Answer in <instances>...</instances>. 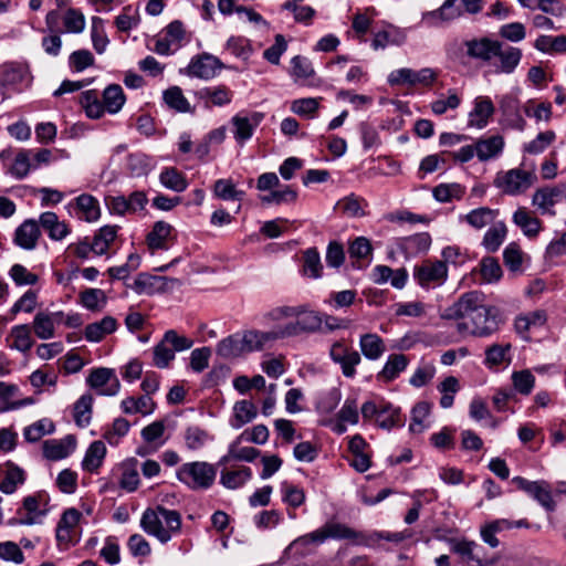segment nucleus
I'll return each instance as SVG.
<instances>
[{
	"instance_id": "0e129e2a",
	"label": "nucleus",
	"mask_w": 566,
	"mask_h": 566,
	"mask_svg": "<svg viewBox=\"0 0 566 566\" xmlns=\"http://www.w3.org/2000/svg\"><path fill=\"white\" fill-rule=\"evenodd\" d=\"M436 366L433 363L421 361L409 379V384L416 388L426 386L434 377Z\"/></svg>"
},
{
	"instance_id": "f03ea898",
	"label": "nucleus",
	"mask_w": 566,
	"mask_h": 566,
	"mask_svg": "<svg viewBox=\"0 0 566 566\" xmlns=\"http://www.w3.org/2000/svg\"><path fill=\"white\" fill-rule=\"evenodd\" d=\"M142 528L156 537L160 543L169 542L172 535L181 528V516L175 510H168L161 505L156 509H147L140 518Z\"/></svg>"
},
{
	"instance_id": "ea45409f",
	"label": "nucleus",
	"mask_w": 566,
	"mask_h": 566,
	"mask_svg": "<svg viewBox=\"0 0 566 566\" xmlns=\"http://www.w3.org/2000/svg\"><path fill=\"white\" fill-rule=\"evenodd\" d=\"M117 230V226L102 227L93 238V253L96 255L105 254L111 243L116 239Z\"/></svg>"
},
{
	"instance_id": "f3484780",
	"label": "nucleus",
	"mask_w": 566,
	"mask_h": 566,
	"mask_svg": "<svg viewBox=\"0 0 566 566\" xmlns=\"http://www.w3.org/2000/svg\"><path fill=\"white\" fill-rule=\"evenodd\" d=\"M263 118L264 115L259 112H253L249 116H241L240 114L233 116L231 123L234 126L235 140L241 145L249 140Z\"/></svg>"
},
{
	"instance_id": "8fccbe9b",
	"label": "nucleus",
	"mask_w": 566,
	"mask_h": 566,
	"mask_svg": "<svg viewBox=\"0 0 566 566\" xmlns=\"http://www.w3.org/2000/svg\"><path fill=\"white\" fill-rule=\"evenodd\" d=\"M55 430V426L50 419H41L28 426L23 430V437L28 442H36L43 436L51 434Z\"/></svg>"
},
{
	"instance_id": "603ef678",
	"label": "nucleus",
	"mask_w": 566,
	"mask_h": 566,
	"mask_svg": "<svg viewBox=\"0 0 566 566\" xmlns=\"http://www.w3.org/2000/svg\"><path fill=\"white\" fill-rule=\"evenodd\" d=\"M54 326L49 312H39L35 314L32 328L40 339H50L54 336Z\"/></svg>"
},
{
	"instance_id": "c85d7f7f",
	"label": "nucleus",
	"mask_w": 566,
	"mask_h": 566,
	"mask_svg": "<svg viewBox=\"0 0 566 566\" xmlns=\"http://www.w3.org/2000/svg\"><path fill=\"white\" fill-rule=\"evenodd\" d=\"M504 148V139L500 135H494L489 138H481L475 143L476 157L480 161H486L496 157Z\"/></svg>"
},
{
	"instance_id": "5701e85b",
	"label": "nucleus",
	"mask_w": 566,
	"mask_h": 566,
	"mask_svg": "<svg viewBox=\"0 0 566 566\" xmlns=\"http://www.w3.org/2000/svg\"><path fill=\"white\" fill-rule=\"evenodd\" d=\"M494 113V105L490 97L479 96L474 101V107L469 114L468 125L475 128H484Z\"/></svg>"
},
{
	"instance_id": "a878e982",
	"label": "nucleus",
	"mask_w": 566,
	"mask_h": 566,
	"mask_svg": "<svg viewBox=\"0 0 566 566\" xmlns=\"http://www.w3.org/2000/svg\"><path fill=\"white\" fill-rule=\"evenodd\" d=\"M409 359L403 354H391L388 356L382 369L377 374V379L390 382L395 380L408 366Z\"/></svg>"
},
{
	"instance_id": "b1692460",
	"label": "nucleus",
	"mask_w": 566,
	"mask_h": 566,
	"mask_svg": "<svg viewBox=\"0 0 566 566\" xmlns=\"http://www.w3.org/2000/svg\"><path fill=\"white\" fill-rule=\"evenodd\" d=\"M430 245L431 237L428 232H421L401 238L398 243V248L407 258L427 252Z\"/></svg>"
},
{
	"instance_id": "338daca9",
	"label": "nucleus",
	"mask_w": 566,
	"mask_h": 566,
	"mask_svg": "<svg viewBox=\"0 0 566 566\" xmlns=\"http://www.w3.org/2000/svg\"><path fill=\"white\" fill-rule=\"evenodd\" d=\"M63 24L66 32L81 33L85 28L84 14L74 8H70L63 15Z\"/></svg>"
},
{
	"instance_id": "a211bd4d",
	"label": "nucleus",
	"mask_w": 566,
	"mask_h": 566,
	"mask_svg": "<svg viewBox=\"0 0 566 566\" xmlns=\"http://www.w3.org/2000/svg\"><path fill=\"white\" fill-rule=\"evenodd\" d=\"M76 447V439L67 434L62 439H50L43 442L44 458L57 461L69 457Z\"/></svg>"
},
{
	"instance_id": "cd10ccee",
	"label": "nucleus",
	"mask_w": 566,
	"mask_h": 566,
	"mask_svg": "<svg viewBox=\"0 0 566 566\" xmlns=\"http://www.w3.org/2000/svg\"><path fill=\"white\" fill-rule=\"evenodd\" d=\"M258 416L256 406L250 400L237 401L233 406V415L230 419V426L233 429H240L251 422Z\"/></svg>"
},
{
	"instance_id": "bb28decb",
	"label": "nucleus",
	"mask_w": 566,
	"mask_h": 566,
	"mask_svg": "<svg viewBox=\"0 0 566 566\" xmlns=\"http://www.w3.org/2000/svg\"><path fill=\"white\" fill-rule=\"evenodd\" d=\"M117 329V321L113 316H105L98 322L91 323L85 327V338L91 343L101 342L106 335Z\"/></svg>"
},
{
	"instance_id": "4be33fe9",
	"label": "nucleus",
	"mask_w": 566,
	"mask_h": 566,
	"mask_svg": "<svg viewBox=\"0 0 566 566\" xmlns=\"http://www.w3.org/2000/svg\"><path fill=\"white\" fill-rule=\"evenodd\" d=\"M0 491L12 494L25 482V472L18 465L8 462L0 469Z\"/></svg>"
},
{
	"instance_id": "423d86ee",
	"label": "nucleus",
	"mask_w": 566,
	"mask_h": 566,
	"mask_svg": "<svg viewBox=\"0 0 566 566\" xmlns=\"http://www.w3.org/2000/svg\"><path fill=\"white\" fill-rule=\"evenodd\" d=\"M297 310L302 311V313L294 316L296 318L294 322L279 327L282 338L313 334L321 331L323 317L318 312L311 310L306 304L297 305Z\"/></svg>"
},
{
	"instance_id": "4468645a",
	"label": "nucleus",
	"mask_w": 566,
	"mask_h": 566,
	"mask_svg": "<svg viewBox=\"0 0 566 566\" xmlns=\"http://www.w3.org/2000/svg\"><path fill=\"white\" fill-rule=\"evenodd\" d=\"M452 552L473 566H488L492 563L484 548L474 541H457L452 545Z\"/></svg>"
},
{
	"instance_id": "c03bdc74",
	"label": "nucleus",
	"mask_w": 566,
	"mask_h": 566,
	"mask_svg": "<svg viewBox=\"0 0 566 566\" xmlns=\"http://www.w3.org/2000/svg\"><path fill=\"white\" fill-rule=\"evenodd\" d=\"M0 72L1 83L3 85L14 86L25 82L29 78L27 67L17 63L4 64Z\"/></svg>"
},
{
	"instance_id": "7ed1b4c3",
	"label": "nucleus",
	"mask_w": 566,
	"mask_h": 566,
	"mask_svg": "<svg viewBox=\"0 0 566 566\" xmlns=\"http://www.w3.org/2000/svg\"><path fill=\"white\" fill-rule=\"evenodd\" d=\"M482 9L483 0H446L438 9L423 12L421 21L430 28H437L464 14H478Z\"/></svg>"
},
{
	"instance_id": "f704fd0d",
	"label": "nucleus",
	"mask_w": 566,
	"mask_h": 566,
	"mask_svg": "<svg viewBox=\"0 0 566 566\" xmlns=\"http://www.w3.org/2000/svg\"><path fill=\"white\" fill-rule=\"evenodd\" d=\"M106 455V447L103 441H94L87 448L82 461L83 470L95 472L103 463Z\"/></svg>"
},
{
	"instance_id": "37998d69",
	"label": "nucleus",
	"mask_w": 566,
	"mask_h": 566,
	"mask_svg": "<svg viewBox=\"0 0 566 566\" xmlns=\"http://www.w3.org/2000/svg\"><path fill=\"white\" fill-rule=\"evenodd\" d=\"M513 222L520 227L527 237H535L539 232L541 222L525 208H518L513 214Z\"/></svg>"
},
{
	"instance_id": "3c124183",
	"label": "nucleus",
	"mask_w": 566,
	"mask_h": 566,
	"mask_svg": "<svg viewBox=\"0 0 566 566\" xmlns=\"http://www.w3.org/2000/svg\"><path fill=\"white\" fill-rule=\"evenodd\" d=\"M78 210L83 213V219L87 222L96 221L101 216L99 205L96 198L83 193L76 198Z\"/></svg>"
},
{
	"instance_id": "680f3d73",
	"label": "nucleus",
	"mask_w": 566,
	"mask_h": 566,
	"mask_svg": "<svg viewBox=\"0 0 566 566\" xmlns=\"http://www.w3.org/2000/svg\"><path fill=\"white\" fill-rule=\"evenodd\" d=\"M91 38L94 50L102 54L105 52L109 40L104 31V21L98 17H93L92 19V30Z\"/></svg>"
},
{
	"instance_id": "ddd939ff",
	"label": "nucleus",
	"mask_w": 566,
	"mask_h": 566,
	"mask_svg": "<svg viewBox=\"0 0 566 566\" xmlns=\"http://www.w3.org/2000/svg\"><path fill=\"white\" fill-rule=\"evenodd\" d=\"M464 46L470 59L490 62L500 52L501 42L482 36L467 40Z\"/></svg>"
},
{
	"instance_id": "72a5a7b5",
	"label": "nucleus",
	"mask_w": 566,
	"mask_h": 566,
	"mask_svg": "<svg viewBox=\"0 0 566 566\" xmlns=\"http://www.w3.org/2000/svg\"><path fill=\"white\" fill-rule=\"evenodd\" d=\"M93 402V396L84 394L74 403L73 418L77 427L86 428L91 423Z\"/></svg>"
},
{
	"instance_id": "393cba45",
	"label": "nucleus",
	"mask_w": 566,
	"mask_h": 566,
	"mask_svg": "<svg viewBox=\"0 0 566 566\" xmlns=\"http://www.w3.org/2000/svg\"><path fill=\"white\" fill-rule=\"evenodd\" d=\"M499 214V210L489 207H480L469 211L465 214L459 216L460 222L468 223L474 230H482L486 226H491Z\"/></svg>"
},
{
	"instance_id": "6e6552de",
	"label": "nucleus",
	"mask_w": 566,
	"mask_h": 566,
	"mask_svg": "<svg viewBox=\"0 0 566 566\" xmlns=\"http://www.w3.org/2000/svg\"><path fill=\"white\" fill-rule=\"evenodd\" d=\"M518 490L525 492L536 502H538L546 511L555 510V502L552 496V490L548 482L544 480L528 481L523 476H514L511 481Z\"/></svg>"
},
{
	"instance_id": "49530a36",
	"label": "nucleus",
	"mask_w": 566,
	"mask_h": 566,
	"mask_svg": "<svg viewBox=\"0 0 566 566\" xmlns=\"http://www.w3.org/2000/svg\"><path fill=\"white\" fill-rule=\"evenodd\" d=\"M125 101L123 88L117 84L108 85L103 92V103L106 111L111 114L119 112Z\"/></svg>"
},
{
	"instance_id": "dca6fc26",
	"label": "nucleus",
	"mask_w": 566,
	"mask_h": 566,
	"mask_svg": "<svg viewBox=\"0 0 566 566\" xmlns=\"http://www.w3.org/2000/svg\"><path fill=\"white\" fill-rule=\"evenodd\" d=\"M500 111L506 125L516 130H524L526 122L520 112V101L512 94L503 95L499 101Z\"/></svg>"
},
{
	"instance_id": "69168bd1",
	"label": "nucleus",
	"mask_w": 566,
	"mask_h": 566,
	"mask_svg": "<svg viewBox=\"0 0 566 566\" xmlns=\"http://www.w3.org/2000/svg\"><path fill=\"white\" fill-rule=\"evenodd\" d=\"M281 491L282 501L292 507H298L305 502V492L297 485L285 481L281 484Z\"/></svg>"
},
{
	"instance_id": "2eb2a0df",
	"label": "nucleus",
	"mask_w": 566,
	"mask_h": 566,
	"mask_svg": "<svg viewBox=\"0 0 566 566\" xmlns=\"http://www.w3.org/2000/svg\"><path fill=\"white\" fill-rule=\"evenodd\" d=\"M240 336L245 353L262 350L269 343L282 339L279 327L268 332L249 329L244 331Z\"/></svg>"
},
{
	"instance_id": "5fc2aeb1",
	"label": "nucleus",
	"mask_w": 566,
	"mask_h": 566,
	"mask_svg": "<svg viewBox=\"0 0 566 566\" xmlns=\"http://www.w3.org/2000/svg\"><path fill=\"white\" fill-rule=\"evenodd\" d=\"M31 155L32 150L29 149H22L15 155L10 167V172L17 179L25 178L29 171L33 169Z\"/></svg>"
},
{
	"instance_id": "0eeeda50",
	"label": "nucleus",
	"mask_w": 566,
	"mask_h": 566,
	"mask_svg": "<svg viewBox=\"0 0 566 566\" xmlns=\"http://www.w3.org/2000/svg\"><path fill=\"white\" fill-rule=\"evenodd\" d=\"M358 537L357 532L345 524L331 522L326 523L323 527L312 532L308 535L295 539L291 547H297L307 543H323L327 538L335 539H355Z\"/></svg>"
},
{
	"instance_id": "1a4fd4ad",
	"label": "nucleus",
	"mask_w": 566,
	"mask_h": 566,
	"mask_svg": "<svg viewBox=\"0 0 566 566\" xmlns=\"http://www.w3.org/2000/svg\"><path fill=\"white\" fill-rule=\"evenodd\" d=\"M413 277L421 287H437L442 285L448 277V268L443 261H424L415 266Z\"/></svg>"
},
{
	"instance_id": "412c9836",
	"label": "nucleus",
	"mask_w": 566,
	"mask_h": 566,
	"mask_svg": "<svg viewBox=\"0 0 566 566\" xmlns=\"http://www.w3.org/2000/svg\"><path fill=\"white\" fill-rule=\"evenodd\" d=\"M221 67L218 57L203 54L197 59H192L188 65V74L190 76L209 80L217 74V70Z\"/></svg>"
},
{
	"instance_id": "f257e3e1",
	"label": "nucleus",
	"mask_w": 566,
	"mask_h": 566,
	"mask_svg": "<svg viewBox=\"0 0 566 566\" xmlns=\"http://www.w3.org/2000/svg\"><path fill=\"white\" fill-rule=\"evenodd\" d=\"M443 319H458L457 331L476 337H488L499 329L500 311L484 304L483 294L478 291L464 293L441 314Z\"/></svg>"
},
{
	"instance_id": "6ab92c4d",
	"label": "nucleus",
	"mask_w": 566,
	"mask_h": 566,
	"mask_svg": "<svg viewBox=\"0 0 566 566\" xmlns=\"http://www.w3.org/2000/svg\"><path fill=\"white\" fill-rule=\"evenodd\" d=\"M41 235L40 226L34 219H27L14 231L13 242L24 250H33Z\"/></svg>"
},
{
	"instance_id": "052dcab7",
	"label": "nucleus",
	"mask_w": 566,
	"mask_h": 566,
	"mask_svg": "<svg viewBox=\"0 0 566 566\" xmlns=\"http://www.w3.org/2000/svg\"><path fill=\"white\" fill-rule=\"evenodd\" d=\"M297 192L292 186H284L282 189L271 190L268 195L261 197V201L265 205H282L296 201Z\"/></svg>"
},
{
	"instance_id": "20e7f679",
	"label": "nucleus",
	"mask_w": 566,
	"mask_h": 566,
	"mask_svg": "<svg viewBox=\"0 0 566 566\" xmlns=\"http://www.w3.org/2000/svg\"><path fill=\"white\" fill-rule=\"evenodd\" d=\"M217 471L208 462L195 461L182 464L177 471L178 480L191 490H207L216 479Z\"/></svg>"
},
{
	"instance_id": "e2e57ef3",
	"label": "nucleus",
	"mask_w": 566,
	"mask_h": 566,
	"mask_svg": "<svg viewBox=\"0 0 566 566\" xmlns=\"http://www.w3.org/2000/svg\"><path fill=\"white\" fill-rule=\"evenodd\" d=\"M464 188L459 184H440L433 188L432 195L439 202H449L452 199H460Z\"/></svg>"
},
{
	"instance_id": "7c9ffc66",
	"label": "nucleus",
	"mask_w": 566,
	"mask_h": 566,
	"mask_svg": "<svg viewBox=\"0 0 566 566\" xmlns=\"http://www.w3.org/2000/svg\"><path fill=\"white\" fill-rule=\"evenodd\" d=\"M359 347L363 355L370 360L379 359L386 350L382 338L374 333L361 335L359 339Z\"/></svg>"
},
{
	"instance_id": "774afa93",
	"label": "nucleus",
	"mask_w": 566,
	"mask_h": 566,
	"mask_svg": "<svg viewBox=\"0 0 566 566\" xmlns=\"http://www.w3.org/2000/svg\"><path fill=\"white\" fill-rule=\"evenodd\" d=\"M9 275L19 286L35 285L39 282V276L35 273L30 272L24 265L19 263L11 266Z\"/></svg>"
},
{
	"instance_id": "e433bc0d",
	"label": "nucleus",
	"mask_w": 566,
	"mask_h": 566,
	"mask_svg": "<svg viewBox=\"0 0 566 566\" xmlns=\"http://www.w3.org/2000/svg\"><path fill=\"white\" fill-rule=\"evenodd\" d=\"M507 233L506 226L503 221L493 222L485 232L482 245L489 252H495L502 245Z\"/></svg>"
},
{
	"instance_id": "6e6d98bb",
	"label": "nucleus",
	"mask_w": 566,
	"mask_h": 566,
	"mask_svg": "<svg viewBox=\"0 0 566 566\" xmlns=\"http://www.w3.org/2000/svg\"><path fill=\"white\" fill-rule=\"evenodd\" d=\"M226 50L242 60H248L253 52L251 41L241 35L230 36L226 43Z\"/></svg>"
},
{
	"instance_id": "aec40b11",
	"label": "nucleus",
	"mask_w": 566,
	"mask_h": 566,
	"mask_svg": "<svg viewBox=\"0 0 566 566\" xmlns=\"http://www.w3.org/2000/svg\"><path fill=\"white\" fill-rule=\"evenodd\" d=\"M38 223L53 241H61L71 233L69 224L60 221L57 214L52 211L41 213Z\"/></svg>"
},
{
	"instance_id": "f8f14e48",
	"label": "nucleus",
	"mask_w": 566,
	"mask_h": 566,
	"mask_svg": "<svg viewBox=\"0 0 566 566\" xmlns=\"http://www.w3.org/2000/svg\"><path fill=\"white\" fill-rule=\"evenodd\" d=\"M86 382L103 396H115L120 388L119 380L114 370L105 367L92 369L86 378Z\"/></svg>"
},
{
	"instance_id": "39448f33",
	"label": "nucleus",
	"mask_w": 566,
	"mask_h": 566,
	"mask_svg": "<svg viewBox=\"0 0 566 566\" xmlns=\"http://www.w3.org/2000/svg\"><path fill=\"white\" fill-rule=\"evenodd\" d=\"M536 181L535 166L530 169L514 168L497 174L494 185L504 193L516 196L527 190Z\"/></svg>"
},
{
	"instance_id": "c9c22d12",
	"label": "nucleus",
	"mask_w": 566,
	"mask_h": 566,
	"mask_svg": "<svg viewBox=\"0 0 566 566\" xmlns=\"http://www.w3.org/2000/svg\"><path fill=\"white\" fill-rule=\"evenodd\" d=\"M119 486L127 492H134L139 485V468L136 459L123 462Z\"/></svg>"
},
{
	"instance_id": "2f4dec72",
	"label": "nucleus",
	"mask_w": 566,
	"mask_h": 566,
	"mask_svg": "<svg viewBox=\"0 0 566 566\" xmlns=\"http://www.w3.org/2000/svg\"><path fill=\"white\" fill-rule=\"evenodd\" d=\"M172 227L165 221L155 222L151 231L147 234L146 241L150 250L167 249V241L171 235Z\"/></svg>"
},
{
	"instance_id": "58836bf2",
	"label": "nucleus",
	"mask_w": 566,
	"mask_h": 566,
	"mask_svg": "<svg viewBox=\"0 0 566 566\" xmlns=\"http://www.w3.org/2000/svg\"><path fill=\"white\" fill-rule=\"evenodd\" d=\"M216 350L220 357L226 359L237 358L242 354H245L239 333L230 335L220 340Z\"/></svg>"
},
{
	"instance_id": "09e8293b",
	"label": "nucleus",
	"mask_w": 566,
	"mask_h": 566,
	"mask_svg": "<svg viewBox=\"0 0 566 566\" xmlns=\"http://www.w3.org/2000/svg\"><path fill=\"white\" fill-rule=\"evenodd\" d=\"M495 57L500 59L499 71L502 73L510 74L512 73L516 66L518 65L522 59V51L518 48L509 46L502 50L500 48V52L495 54Z\"/></svg>"
},
{
	"instance_id": "473e14b6",
	"label": "nucleus",
	"mask_w": 566,
	"mask_h": 566,
	"mask_svg": "<svg viewBox=\"0 0 566 566\" xmlns=\"http://www.w3.org/2000/svg\"><path fill=\"white\" fill-rule=\"evenodd\" d=\"M376 421L380 428L386 430H390L395 427H403L405 424V418L401 416L400 408L394 407L389 402L380 405L379 417Z\"/></svg>"
},
{
	"instance_id": "9d476101",
	"label": "nucleus",
	"mask_w": 566,
	"mask_h": 566,
	"mask_svg": "<svg viewBox=\"0 0 566 566\" xmlns=\"http://www.w3.org/2000/svg\"><path fill=\"white\" fill-rule=\"evenodd\" d=\"M48 496L44 493H36L25 496L23 499L22 509L18 512L19 518L10 524L18 525H34L41 523L42 517L45 516L46 511L41 510V503H46Z\"/></svg>"
},
{
	"instance_id": "9b49d317",
	"label": "nucleus",
	"mask_w": 566,
	"mask_h": 566,
	"mask_svg": "<svg viewBox=\"0 0 566 566\" xmlns=\"http://www.w3.org/2000/svg\"><path fill=\"white\" fill-rule=\"evenodd\" d=\"M329 356L340 366L343 375L347 378L356 375V366L361 361L359 353L343 342H336L331 346Z\"/></svg>"
},
{
	"instance_id": "a19ab883",
	"label": "nucleus",
	"mask_w": 566,
	"mask_h": 566,
	"mask_svg": "<svg viewBox=\"0 0 566 566\" xmlns=\"http://www.w3.org/2000/svg\"><path fill=\"white\" fill-rule=\"evenodd\" d=\"M199 97L211 103L213 106H224L232 101L233 93L228 87L212 86L199 91Z\"/></svg>"
},
{
	"instance_id": "4d7b16f0",
	"label": "nucleus",
	"mask_w": 566,
	"mask_h": 566,
	"mask_svg": "<svg viewBox=\"0 0 566 566\" xmlns=\"http://www.w3.org/2000/svg\"><path fill=\"white\" fill-rule=\"evenodd\" d=\"M292 76L296 82L306 83L310 77L315 74L311 61L301 55H296L291 60Z\"/></svg>"
},
{
	"instance_id": "bf43d9fd",
	"label": "nucleus",
	"mask_w": 566,
	"mask_h": 566,
	"mask_svg": "<svg viewBox=\"0 0 566 566\" xmlns=\"http://www.w3.org/2000/svg\"><path fill=\"white\" fill-rule=\"evenodd\" d=\"M165 103L172 109L186 113L190 111V104L178 86H171L164 92Z\"/></svg>"
},
{
	"instance_id": "c756f323",
	"label": "nucleus",
	"mask_w": 566,
	"mask_h": 566,
	"mask_svg": "<svg viewBox=\"0 0 566 566\" xmlns=\"http://www.w3.org/2000/svg\"><path fill=\"white\" fill-rule=\"evenodd\" d=\"M252 478V470L249 467H238L237 469H224L220 474V483L229 490H235L243 486Z\"/></svg>"
},
{
	"instance_id": "13d9d810",
	"label": "nucleus",
	"mask_w": 566,
	"mask_h": 566,
	"mask_svg": "<svg viewBox=\"0 0 566 566\" xmlns=\"http://www.w3.org/2000/svg\"><path fill=\"white\" fill-rule=\"evenodd\" d=\"M214 196L222 200H242L244 191L238 190L231 179H218L213 187Z\"/></svg>"
},
{
	"instance_id": "79ce46f5",
	"label": "nucleus",
	"mask_w": 566,
	"mask_h": 566,
	"mask_svg": "<svg viewBox=\"0 0 566 566\" xmlns=\"http://www.w3.org/2000/svg\"><path fill=\"white\" fill-rule=\"evenodd\" d=\"M10 336L13 338L11 348L21 353L29 352L34 344V340L31 336V327L28 324L13 326L10 331Z\"/></svg>"
},
{
	"instance_id": "de8ad7c7",
	"label": "nucleus",
	"mask_w": 566,
	"mask_h": 566,
	"mask_svg": "<svg viewBox=\"0 0 566 566\" xmlns=\"http://www.w3.org/2000/svg\"><path fill=\"white\" fill-rule=\"evenodd\" d=\"M560 195L562 190L558 187H544L535 191L532 202L543 212H546L556 203Z\"/></svg>"
},
{
	"instance_id": "a18cd8bd",
	"label": "nucleus",
	"mask_w": 566,
	"mask_h": 566,
	"mask_svg": "<svg viewBox=\"0 0 566 566\" xmlns=\"http://www.w3.org/2000/svg\"><path fill=\"white\" fill-rule=\"evenodd\" d=\"M159 181L164 187L176 192H182L188 187L186 177L174 167L163 169Z\"/></svg>"
},
{
	"instance_id": "4c0bfd02",
	"label": "nucleus",
	"mask_w": 566,
	"mask_h": 566,
	"mask_svg": "<svg viewBox=\"0 0 566 566\" xmlns=\"http://www.w3.org/2000/svg\"><path fill=\"white\" fill-rule=\"evenodd\" d=\"M534 48L546 54L566 53V35H539L534 42Z\"/></svg>"
},
{
	"instance_id": "864d4df0",
	"label": "nucleus",
	"mask_w": 566,
	"mask_h": 566,
	"mask_svg": "<svg viewBox=\"0 0 566 566\" xmlns=\"http://www.w3.org/2000/svg\"><path fill=\"white\" fill-rule=\"evenodd\" d=\"M303 273L312 279H318L322 275L323 265L321 256L315 248H310L303 253Z\"/></svg>"
}]
</instances>
